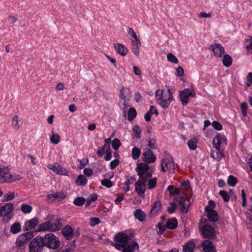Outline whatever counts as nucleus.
Returning <instances> with one entry per match:
<instances>
[{
	"label": "nucleus",
	"mask_w": 252,
	"mask_h": 252,
	"mask_svg": "<svg viewBox=\"0 0 252 252\" xmlns=\"http://www.w3.org/2000/svg\"><path fill=\"white\" fill-rule=\"evenodd\" d=\"M156 98L158 103L162 107L167 108L173 100V95L169 90H158L156 93Z\"/></svg>",
	"instance_id": "f257e3e1"
},
{
	"label": "nucleus",
	"mask_w": 252,
	"mask_h": 252,
	"mask_svg": "<svg viewBox=\"0 0 252 252\" xmlns=\"http://www.w3.org/2000/svg\"><path fill=\"white\" fill-rule=\"evenodd\" d=\"M62 225V221L60 219L56 220L53 222L46 221L39 224L37 231L56 232L60 230Z\"/></svg>",
	"instance_id": "f03ea898"
},
{
	"label": "nucleus",
	"mask_w": 252,
	"mask_h": 252,
	"mask_svg": "<svg viewBox=\"0 0 252 252\" xmlns=\"http://www.w3.org/2000/svg\"><path fill=\"white\" fill-rule=\"evenodd\" d=\"M42 239L44 246L48 248L56 250L60 246L61 243L59 238L53 233L46 234Z\"/></svg>",
	"instance_id": "7ed1b4c3"
},
{
	"label": "nucleus",
	"mask_w": 252,
	"mask_h": 252,
	"mask_svg": "<svg viewBox=\"0 0 252 252\" xmlns=\"http://www.w3.org/2000/svg\"><path fill=\"white\" fill-rule=\"evenodd\" d=\"M136 171L140 179L147 181L152 177V171L148 164L145 163L138 164L136 168Z\"/></svg>",
	"instance_id": "20e7f679"
},
{
	"label": "nucleus",
	"mask_w": 252,
	"mask_h": 252,
	"mask_svg": "<svg viewBox=\"0 0 252 252\" xmlns=\"http://www.w3.org/2000/svg\"><path fill=\"white\" fill-rule=\"evenodd\" d=\"M115 242L111 243V245L116 249L121 250L127 246L129 240V236L125 233H118L115 236Z\"/></svg>",
	"instance_id": "39448f33"
},
{
	"label": "nucleus",
	"mask_w": 252,
	"mask_h": 252,
	"mask_svg": "<svg viewBox=\"0 0 252 252\" xmlns=\"http://www.w3.org/2000/svg\"><path fill=\"white\" fill-rule=\"evenodd\" d=\"M17 176L10 173L9 169L3 166H0V182L10 183L18 180Z\"/></svg>",
	"instance_id": "423d86ee"
},
{
	"label": "nucleus",
	"mask_w": 252,
	"mask_h": 252,
	"mask_svg": "<svg viewBox=\"0 0 252 252\" xmlns=\"http://www.w3.org/2000/svg\"><path fill=\"white\" fill-rule=\"evenodd\" d=\"M42 239L39 236L33 238L29 245L30 252H41L44 246Z\"/></svg>",
	"instance_id": "0eeeda50"
},
{
	"label": "nucleus",
	"mask_w": 252,
	"mask_h": 252,
	"mask_svg": "<svg viewBox=\"0 0 252 252\" xmlns=\"http://www.w3.org/2000/svg\"><path fill=\"white\" fill-rule=\"evenodd\" d=\"M34 236V231H31L20 235L16 240V245L18 247L25 246Z\"/></svg>",
	"instance_id": "6e6552de"
},
{
	"label": "nucleus",
	"mask_w": 252,
	"mask_h": 252,
	"mask_svg": "<svg viewBox=\"0 0 252 252\" xmlns=\"http://www.w3.org/2000/svg\"><path fill=\"white\" fill-rule=\"evenodd\" d=\"M195 92L192 89H185L179 92L180 100L183 105H186L188 104L189 96L194 97L195 96Z\"/></svg>",
	"instance_id": "1a4fd4ad"
},
{
	"label": "nucleus",
	"mask_w": 252,
	"mask_h": 252,
	"mask_svg": "<svg viewBox=\"0 0 252 252\" xmlns=\"http://www.w3.org/2000/svg\"><path fill=\"white\" fill-rule=\"evenodd\" d=\"M174 163L173 159L170 157H166L161 160V170L163 172L169 171L170 172L174 170Z\"/></svg>",
	"instance_id": "9d476101"
},
{
	"label": "nucleus",
	"mask_w": 252,
	"mask_h": 252,
	"mask_svg": "<svg viewBox=\"0 0 252 252\" xmlns=\"http://www.w3.org/2000/svg\"><path fill=\"white\" fill-rule=\"evenodd\" d=\"M142 158H143V160L146 164L154 163L157 159L156 156L149 148H146L144 150Z\"/></svg>",
	"instance_id": "9b49d317"
},
{
	"label": "nucleus",
	"mask_w": 252,
	"mask_h": 252,
	"mask_svg": "<svg viewBox=\"0 0 252 252\" xmlns=\"http://www.w3.org/2000/svg\"><path fill=\"white\" fill-rule=\"evenodd\" d=\"M201 234L206 238L214 239L216 238L215 229L210 225H205L202 228Z\"/></svg>",
	"instance_id": "f8f14e48"
},
{
	"label": "nucleus",
	"mask_w": 252,
	"mask_h": 252,
	"mask_svg": "<svg viewBox=\"0 0 252 252\" xmlns=\"http://www.w3.org/2000/svg\"><path fill=\"white\" fill-rule=\"evenodd\" d=\"M147 180L139 179L135 183V191L140 196L143 197L146 189Z\"/></svg>",
	"instance_id": "ddd939ff"
},
{
	"label": "nucleus",
	"mask_w": 252,
	"mask_h": 252,
	"mask_svg": "<svg viewBox=\"0 0 252 252\" xmlns=\"http://www.w3.org/2000/svg\"><path fill=\"white\" fill-rule=\"evenodd\" d=\"M13 210V204L7 203L6 205L0 207V216L7 217V218L11 219L12 217Z\"/></svg>",
	"instance_id": "4468645a"
},
{
	"label": "nucleus",
	"mask_w": 252,
	"mask_h": 252,
	"mask_svg": "<svg viewBox=\"0 0 252 252\" xmlns=\"http://www.w3.org/2000/svg\"><path fill=\"white\" fill-rule=\"evenodd\" d=\"M227 144V139L223 135L220 133H218L213 139V144L214 148L218 151H220L221 144Z\"/></svg>",
	"instance_id": "2eb2a0df"
},
{
	"label": "nucleus",
	"mask_w": 252,
	"mask_h": 252,
	"mask_svg": "<svg viewBox=\"0 0 252 252\" xmlns=\"http://www.w3.org/2000/svg\"><path fill=\"white\" fill-rule=\"evenodd\" d=\"M190 205L189 200L187 194H184L180 198L179 205L181 211L183 213H187L188 212L189 207Z\"/></svg>",
	"instance_id": "dca6fc26"
},
{
	"label": "nucleus",
	"mask_w": 252,
	"mask_h": 252,
	"mask_svg": "<svg viewBox=\"0 0 252 252\" xmlns=\"http://www.w3.org/2000/svg\"><path fill=\"white\" fill-rule=\"evenodd\" d=\"M47 167L49 169L52 170L56 174L62 175H68V172L67 170L66 169L62 167L58 164H50L47 165Z\"/></svg>",
	"instance_id": "f3484780"
},
{
	"label": "nucleus",
	"mask_w": 252,
	"mask_h": 252,
	"mask_svg": "<svg viewBox=\"0 0 252 252\" xmlns=\"http://www.w3.org/2000/svg\"><path fill=\"white\" fill-rule=\"evenodd\" d=\"M62 233L65 239L71 240L74 235L73 228L70 225H66L62 229Z\"/></svg>",
	"instance_id": "a211bd4d"
},
{
	"label": "nucleus",
	"mask_w": 252,
	"mask_h": 252,
	"mask_svg": "<svg viewBox=\"0 0 252 252\" xmlns=\"http://www.w3.org/2000/svg\"><path fill=\"white\" fill-rule=\"evenodd\" d=\"M210 49L213 51L214 55L218 57H221L224 53V48L220 44H215L211 45Z\"/></svg>",
	"instance_id": "6ab92c4d"
},
{
	"label": "nucleus",
	"mask_w": 252,
	"mask_h": 252,
	"mask_svg": "<svg viewBox=\"0 0 252 252\" xmlns=\"http://www.w3.org/2000/svg\"><path fill=\"white\" fill-rule=\"evenodd\" d=\"M38 223V219L34 218L25 222L24 228L25 231L31 230L33 229Z\"/></svg>",
	"instance_id": "aec40b11"
},
{
	"label": "nucleus",
	"mask_w": 252,
	"mask_h": 252,
	"mask_svg": "<svg viewBox=\"0 0 252 252\" xmlns=\"http://www.w3.org/2000/svg\"><path fill=\"white\" fill-rule=\"evenodd\" d=\"M202 247L204 252H217L215 246L210 241L207 240L203 241Z\"/></svg>",
	"instance_id": "412c9836"
},
{
	"label": "nucleus",
	"mask_w": 252,
	"mask_h": 252,
	"mask_svg": "<svg viewBox=\"0 0 252 252\" xmlns=\"http://www.w3.org/2000/svg\"><path fill=\"white\" fill-rule=\"evenodd\" d=\"M138 243L134 241L131 242L128 246L122 249V252H134L138 251Z\"/></svg>",
	"instance_id": "4be33fe9"
},
{
	"label": "nucleus",
	"mask_w": 252,
	"mask_h": 252,
	"mask_svg": "<svg viewBox=\"0 0 252 252\" xmlns=\"http://www.w3.org/2000/svg\"><path fill=\"white\" fill-rule=\"evenodd\" d=\"M114 48L116 52L122 56H125L128 53V49L122 44H115Z\"/></svg>",
	"instance_id": "5701e85b"
},
{
	"label": "nucleus",
	"mask_w": 252,
	"mask_h": 252,
	"mask_svg": "<svg viewBox=\"0 0 252 252\" xmlns=\"http://www.w3.org/2000/svg\"><path fill=\"white\" fill-rule=\"evenodd\" d=\"M134 216L136 219L141 222L145 221L147 217L146 213L141 209L136 210L134 213Z\"/></svg>",
	"instance_id": "b1692460"
},
{
	"label": "nucleus",
	"mask_w": 252,
	"mask_h": 252,
	"mask_svg": "<svg viewBox=\"0 0 252 252\" xmlns=\"http://www.w3.org/2000/svg\"><path fill=\"white\" fill-rule=\"evenodd\" d=\"M67 195V193L65 191L57 192L55 193L50 194L48 195V198L51 199H57L59 200H62Z\"/></svg>",
	"instance_id": "393cba45"
},
{
	"label": "nucleus",
	"mask_w": 252,
	"mask_h": 252,
	"mask_svg": "<svg viewBox=\"0 0 252 252\" xmlns=\"http://www.w3.org/2000/svg\"><path fill=\"white\" fill-rule=\"evenodd\" d=\"M195 247V244L192 241H189L183 247L184 252H193Z\"/></svg>",
	"instance_id": "a878e982"
},
{
	"label": "nucleus",
	"mask_w": 252,
	"mask_h": 252,
	"mask_svg": "<svg viewBox=\"0 0 252 252\" xmlns=\"http://www.w3.org/2000/svg\"><path fill=\"white\" fill-rule=\"evenodd\" d=\"M180 192H182L185 194H187L190 191V184L189 181H184L180 188Z\"/></svg>",
	"instance_id": "bb28decb"
},
{
	"label": "nucleus",
	"mask_w": 252,
	"mask_h": 252,
	"mask_svg": "<svg viewBox=\"0 0 252 252\" xmlns=\"http://www.w3.org/2000/svg\"><path fill=\"white\" fill-rule=\"evenodd\" d=\"M207 213V216L209 220L213 222H216L218 220V213L213 211H210L206 212Z\"/></svg>",
	"instance_id": "cd10ccee"
},
{
	"label": "nucleus",
	"mask_w": 252,
	"mask_h": 252,
	"mask_svg": "<svg viewBox=\"0 0 252 252\" xmlns=\"http://www.w3.org/2000/svg\"><path fill=\"white\" fill-rule=\"evenodd\" d=\"M177 220L176 218H173L167 221L166 226L169 229H173L177 226Z\"/></svg>",
	"instance_id": "c85d7f7f"
},
{
	"label": "nucleus",
	"mask_w": 252,
	"mask_h": 252,
	"mask_svg": "<svg viewBox=\"0 0 252 252\" xmlns=\"http://www.w3.org/2000/svg\"><path fill=\"white\" fill-rule=\"evenodd\" d=\"M87 183V179L82 175H79L75 180V184L77 186H84Z\"/></svg>",
	"instance_id": "c756f323"
},
{
	"label": "nucleus",
	"mask_w": 252,
	"mask_h": 252,
	"mask_svg": "<svg viewBox=\"0 0 252 252\" xmlns=\"http://www.w3.org/2000/svg\"><path fill=\"white\" fill-rule=\"evenodd\" d=\"M21 229V224L19 222H16L11 225L10 231L12 234H15L19 233Z\"/></svg>",
	"instance_id": "7c9ffc66"
},
{
	"label": "nucleus",
	"mask_w": 252,
	"mask_h": 252,
	"mask_svg": "<svg viewBox=\"0 0 252 252\" xmlns=\"http://www.w3.org/2000/svg\"><path fill=\"white\" fill-rule=\"evenodd\" d=\"M135 180V179L133 177L128 178L124 184V186L123 187V190L126 192L129 191V185L132 184Z\"/></svg>",
	"instance_id": "2f4dec72"
},
{
	"label": "nucleus",
	"mask_w": 252,
	"mask_h": 252,
	"mask_svg": "<svg viewBox=\"0 0 252 252\" xmlns=\"http://www.w3.org/2000/svg\"><path fill=\"white\" fill-rule=\"evenodd\" d=\"M161 207V203L159 201L156 202L153 206L150 212L151 215H156L159 211Z\"/></svg>",
	"instance_id": "473e14b6"
},
{
	"label": "nucleus",
	"mask_w": 252,
	"mask_h": 252,
	"mask_svg": "<svg viewBox=\"0 0 252 252\" xmlns=\"http://www.w3.org/2000/svg\"><path fill=\"white\" fill-rule=\"evenodd\" d=\"M137 112L134 108H130L127 113V119L129 121H132L136 117Z\"/></svg>",
	"instance_id": "72a5a7b5"
},
{
	"label": "nucleus",
	"mask_w": 252,
	"mask_h": 252,
	"mask_svg": "<svg viewBox=\"0 0 252 252\" xmlns=\"http://www.w3.org/2000/svg\"><path fill=\"white\" fill-rule=\"evenodd\" d=\"M141 155V150L140 149L137 147H134L133 148L132 150L131 156L133 159L136 160L138 159Z\"/></svg>",
	"instance_id": "f704fd0d"
},
{
	"label": "nucleus",
	"mask_w": 252,
	"mask_h": 252,
	"mask_svg": "<svg viewBox=\"0 0 252 252\" xmlns=\"http://www.w3.org/2000/svg\"><path fill=\"white\" fill-rule=\"evenodd\" d=\"M222 63L224 66L226 67L230 66L232 63L231 57L227 54L225 55L222 59Z\"/></svg>",
	"instance_id": "c9c22d12"
},
{
	"label": "nucleus",
	"mask_w": 252,
	"mask_h": 252,
	"mask_svg": "<svg viewBox=\"0 0 252 252\" xmlns=\"http://www.w3.org/2000/svg\"><path fill=\"white\" fill-rule=\"evenodd\" d=\"M167 190L169 191L170 194L172 195L179 194L180 192L179 188H174L173 186L170 185L167 187Z\"/></svg>",
	"instance_id": "e433bc0d"
},
{
	"label": "nucleus",
	"mask_w": 252,
	"mask_h": 252,
	"mask_svg": "<svg viewBox=\"0 0 252 252\" xmlns=\"http://www.w3.org/2000/svg\"><path fill=\"white\" fill-rule=\"evenodd\" d=\"M19 121V117L17 115L14 116L12 119L11 125L17 130H18L20 127Z\"/></svg>",
	"instance_id": "4c0bfd02"
},
{
	"label": "nucleus",
	"mask_w": 252,
	"mask_h": 252,
	"mask_svg": "<svg viewBox=\"0 0 252 252\" xmlns=\"http://www.w3.org/2000/svg\"><path fill=\"white\" fill-rule=\"evenodd\" d=\"M132 131L134 133L135 137L137 138H140L141 134V129L138 125H135L132 127Z\"/></svg>",
	"instance_id": "58836bf2"
},
{
	"label": "nucleus",
	"mask_w": 252,
	"mask_h": 252,
	"mask_svg": "<svg viewBox=\"0 0 252 252\" xmlns=\"http://www.w3.org/2000/svg\"><path fill=\"white\" fill-rule=\"evenodd\" d=\"M32 208L28 204H23L21 207V210L25 214H29L32 211Z\"/></svg>",
	"instance_id": "ea45409f"
},
{
	"label": "nucleus",
	"mask_w": 252,
	"mask_h": 252,
	"mask_svg": "<svg viewBox=\"0 0 252 252\" xmlns=\"http://www.w3.org/2000/svg\"><path fill=\"white\" fill-rule=\"evenodd\" d=\"M157 184V179L153 178L149 180L148 183V188L150 189H153L156 188Z\"/></svg>",
	"instance_id": "a19ab883"
},
{
	"label": "nucleus",
	"mask_w": 252,
	"mask_h": 252,
	"mask_svg": "<svg viewBox=\"0 0 252 252\" xmlns=\"http://www.w3.org/2000/svg\"><path fill=\"white\" fill-rule=\"evenodd\" d=\"M238 182L237 179L232 175H230L228 177L227 180V184L231 187H234L235 186L236 183Z\"/></svg>",
	"instance_id": "79ce46f5"
},
{
	"label": "nucleus",
	"mask_w": 252,
	"mask_h": 252,
	"mask_svg": "<svg viewBox=\"0 0 252 252\" xmlns=\"http://www.w3.org/2000/svg\"><path fill=\"white\" fill-rule=\"evenodd\" d=\"M188 145L190 150H194L197 147V140L195 139L189 140L188 142Z\"/></svg>",
	"instance_id": "37998d69"
},
{
	"label": "nucleus",
	"mask_w": 252,
	"mask_h": 252,
	"mask_svg": "<svg viewBox=\"0 0 252 252\" xmlns=\"http://www.w3.org/2000/svg\"><path fill=\"white\" fill-rule=\"evenodd\" d=\"M85 199L82 197L76 198L73 201L74 204L78 206H82L85 203Z\"/></svg>",
	"instance_id": "c03bdc74"
},
{
	"label": "nucleus",
	"mask_w": 252,
	"mask_h": 252,
	"mask_svg": "<svg viewBox=\"0 0 252 252\" xmlns=\"http://www.w3.org/2000/svg\"><path fill=\"white\" fill-rule=\"evenodd\" d=\"M15 198V193L13 192H9L5 194L3 196V201H8L12 200Z\"/></svg>",
	"instance_id": "a18cd8bd"
},
{
	"label": "nucleus",
	"mask_w": 252,
	"mask_h": 252,
	"mask_svg": "<svg viewBox=\"0 0 252 252\" xmlns=\"http://www.w3.org/2000/svg\"><path fill=\"white\" fill-rule=\"evenodd\" d=\"M50 140L52 143L57 144L60 142V137L57 133H52V135L50 137Z\"/></svg>",
	"instance_id": "49530a36"
},
{
	"label": "nucleus",
	"mask_w": 252,
	"mask_h": 252,
	"mask_svg": "<svg viewBox=\"0 0 252 252\" xmlns=\"http://www.w3.org/2000/svg\"><path fill=\"white\" fill-rule=\"evenodd\" d=\"M167 58L169 62L174 63H177L178 60L177 58L172 53H168L167 55Z\"/></svg>",
	"instance_id": "de8ad7c7"
},
{
	"label": "nucleus",
	"mask_w": 252,
	"mask_h": 252,
	"mask_svg": "<svg viewBox=\"0 0 252 252\" xmlns=\"http://www.w3.org/2000/svg\"><path fill=\"white\" fill-rule=\"evenodd\" d=\"M121 144V141L118 138L114 139L112 142V147L115 150H118Z\"/></svg>",
	"instance_id": "09e8293b"
},
{
	"label": "nucleus",
	"mask_w": 252,
	"mask_h": 252,
	"mask_svg": "<svg viewBox=\"0 0 252 252\" xmlns=\"http://www.w3.org/2000/svg\"><path fill=\"white\" fill-rule=\"evenodd\" d=\"M148 147L151 149H156L157 146V142L155 138H151L148 140Z\"/></svg>",
	"instance_id": "8fccbe9b"
},
{
	"label": "nucleus",
	"mask_w": 252,
	"mask_h": 252,
	"mask_svg": "<svg viewBox=\"0 0 252 252\" xmlns=\"http://www.w3.org/2000/svg\"><path fill=\"white\" fill-rule=\"evenodd\" d=\"M154 109L153 106L150 107V110L145 115L144 118L147 122H149L151 120L152 115L153 114V109Z\"/></svg>",
	"instance_id": "3c124183"
},
{
	"label": "nucleus",
	"mask_w": 252,
	"mask_h": 252,
	"mask_svg": "<svg viewBox=\"0 0 252 252\" xmlns=\"http://www.w3.org/2000/svg\"><path fill=\"white\" fill-rule=\"evenodd\" d=\"M219 194L222 197L225 202H228L229 200V196L226 191L224 190H220Z\"/></svg>",
	"instance_id": "603ef678"
},
{
	"label": "nucleus",
	"mask_w": 252,
	"mask_h": 252,
	"mask_svg": "<svg viewBox=\"0 0 252 252\" xmlns=\"http://www.w3.org/2000/svg\"><path fill=\"white\" fill-rule=\"evenodd\" d=\"M215 207V203L214 201L210 200L208 202V205L206 206L205 212L213 211V209Z\"/></svg>",
	"instance_id": "864d4df0"
},
{
	"label": "nucleus",
	"mask_w": 252,
	"mask_h": 252,
	"mask_svg": "<svg viewBox=\"0 0 252 252\" xmlns=\"http://www.w3.org/2000/svg\"><path fill=\"white\" fill-rule=\"evenodd\" d=\"M101 183L102 186L107 188H110L112 186V183L109 179H104L101 181Z\"/></svg>",
	"instance_id": "5fc2aeb1"
},
{
	"label": "nucleus",
	"mask_w": 252,
	"mask_h": 252,
	"mask_svg": "<svg viewBox=\"0 0 252 252\" xmlns=\"http://www.w3.org/2000/svg\"><path fill=\"white\" fill-rule=\"evenodd\" d=\"M90 221L92 226L97 225L100 222V219L98 218H91L90 219Z\"/></svg>",
	"instance_id": "6e6d98bb"
},
{
	"label": "nucleus",
	"mask_w": 252,
	"mask_h": 252,
	"mask_svg": "<svg viewBox=\"0 0 252 252\" xmlns=\"http://www.w3.org/2000/svg\"><path fill=\"white\" fill-rule=\"evenodd\" d=\"M212 125L215 129H216L218 130H220L222 128V125L219 122H218L217 121H214L212 123Z\"/></svg>",
	"instance_id": "4d7b16f0"
},
{
	"label": "nucleus",
	"mask_w": 252,
	"mask_h": 252,
	"mask_svg": "<svg viewBox=\"0 0 252 252\" xmlns=\"http://www.w3.org/2000/svg\"><path fill=\"white\" fill-rule=\"evenodd\" d=\"M132 47H140L141 45V43L138 37H136V38H134V39L132 40Z\"/></svg>",
	"instance_id": "13d9d810"
},
{
	"label": "nucleus",
	"mask_w": 252,
	"mask_h": 252,
	"mask_svg": "<svg viewBox=\"0 0 252 252\" xmlns=\"http://www.w3.org/2000/svg\"><path fill=\"white\" fill-rule=\"evenodd\" d=\"M248 108V104L246 102H243L241 104V109L243 114L246 116L247 114L246 111Z\"/></svg>",
	"instance_id": "bf43d9fd"
},
{
	"label": "nucleus",
	"mask_w": 252,
	"mask_h": 252,
	"mask_svg": "<svg viewBox=\"0 0 252 252\" xmlns=\"http://www.w3.org/2000/svg\"><path fill=\"white\" fill-rule=\"evenodd\" d=\"M127 32L128 34L134 38H136V37H138L135 32L132 29L128 27L127 28Z\"/></svg>",
	"instance_id": "052dcab7"
},
{
	"label": "nucleus",
	"mask_w": 252,
	"mask_h": 252,
	"mask_svg": "<svg viewBox=\"0 0 252 252\" xmlns=\"http://www.w3.org/2000/svg\"><path fill=\"white\" fill-rule=\"evenodd\" d=\"M241 196L242 199V206L244 207L246 206V194L244 190L241 191Z\"/></svg>",
	"instance_id": "680f3d73"
},
{
	"label": "nucleus",
	"mask_w": 252,
	"mask_h": 252,
	"mask_svg": "<svg viewBox=\"0 0 252 252\" xmlns=\"http://www.w3.org/2000/svg\"><path fill=\"white\" fill-rule=\"evenodd\" d=\"M119 160L118 159H115L112 160L110 163V167L111 169H114L119 164Z\"/></svg>",
	"instance_id": "e2e57ef3"
},
{
	"label": "nucleus",
	"mask_w": 252,
	"mask_h": 252,
	"mask_svg": "<svg viewBox=\"0 0 252 252\" xmlns=\"http://www.w3.org/2000/svg\"><path fill=\"white\" fill-rule=\"evenodd\" d=\"M176 208V205L174 203H170V207L168 208V212L170 214H172L174 212L175 209Z\"/></svg>",
	"instance_id": "0e129e2a"
},
{
	"label": "nucleus",
	"mask_w": 252,
	"mask_h": 252,
	"mask_svg": "<svg viewBox=\"0 0 252 252\" xmlns=\"http://www.w3.org/2000/svg\"><path fill=\"white\" fill-rule=\"evenodd\" d=\"M249 38L250 43L247 46L246 49L249 54H252V36H250Z\"/></svg>",
	"instance_id": "69168bd1"
},
{
	"label": "nucleus",
	"mask_w": 252,
	"mask_h": 252,
	"mask_svg": "<svg viewBox=\"0 0 252 252\" xmlns=\"http://www.w3.org/2000/svg\"><path fill=\"white\" fill-rule=\"evenodd\" d=\"M126 89L125 88H123L120 92V96L122 99H123L124 100H126Z\"/></svg>",
	"instance_id": "338daca9"
},
{
	"label": "nucleus",
	"mask_w": 252,
	"mask_h": 252,
	"mask_svg": "<svg viewBox=\"0 0 252 252\" xmlns=\"http://www.w3.org/2000/svg\"><path fill=\"white\" fill-rule=\"evenodd\" d=\"M247 80L249 83H247V86H250L252 84V73L249 72L247 76Z\"/></svg>",
	"instance_id": "774afa93"
}]
</instances>
